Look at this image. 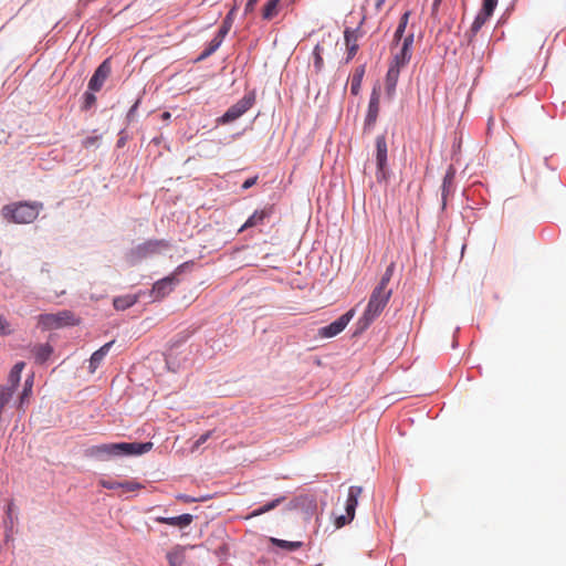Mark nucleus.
Returning <instances> with one entry per match:
<instances>
[{
	"label": "nucleus",
	"mask_w": 566,
	"mask_h": 566,
	"mask_svg": "<svg viewBox=\"0 0 566 566\" xmlns=\"http://www.w3.org/2000/svg\"><path fill=\"white\" fill-rule=\"evenodd\" d=\"M25 367V363L22 360L17 361L10 369L7 384L1 385L2 387H7L12 391L13 394L17 391V389L20 386L21 382V374L23 368Z\"/></svg>",
	"instance_id": "4be33fe9"
},
{
	"label": "nucleus",
	"mask_w": 566,
	"mask_h": 566,
	"mask_svg": "<svg viewBox=\"0 0 566 566\" xmlns=\"http://www.w3.org/2000/svg\"><path fill=\"white\" fill-rule=\"evenodd\" d=\"M442 1H443V0H433V1H432L430 17H431V19H432L434 22H439V21H440V18H439V8H440V6H441Z\"/></svg>",
	"instance_id": "3c124183"
},
{
	"label": "nucleus",
	"mask_w": 566,
	"mask_h": 566,
	"mask_svg": "<svg viewBox=\"0 0 566 566\" xmlns=\"http://www.w3.org/2000/svg\"><path fill=\"white\" fill-rule=\"evenodd\" d=\"M12 334V329L10 328V323L8 319L0 313V336H9Z\"/></svg>",
	"instance_id": "09e8293b"
},
{
	"label": "nucleus",
	"mask_w": 566,
	"mask_h": 566,
	"mask_svg": "<svg viewBox=\"0 0 566 566\" xmlns=\"http://www.w3.org/2000/svg\"><path fill=\"white\" fill-rule=\"evenodd\" d=\"M222 44V41L213 35V38L206 43L205 49L195 59V63L202 62L211 56Z\"/></svg>",
	"instance_id": "f704fd0d"
},
{
	"label": "nucleus",
	"mask_w": 566,
	"mask_h": 566,
	"mask_svg": "<svg viewBox=\"0 0 566 566\" xmlns=\"http://www.w3.org/2000/svg\"><path fill=\"white\" fill-rule=\"evenodd\" d=\"M3 513H4L3 518H2V524H3V528H4L3 542L9 543L13 538V527H14V523L18 521V512L15 510L13 500H10L9 502H7V504L4 505V509H3Z\"/></svg>",
	"instance_id": "4468645a"
},
{
	"label": "nucleus",
	"mask_w": 566,
	"mask_h": 566,
	"mask_svg": "<svg viewBox=\"0 0 566 566\" xmlns=\"http://www.w3.org/2000/svg\"><path fill=\"white\" fill-rule=\"evenodd\" d=\"M411 56V49H408V46H400L399 51L394 55L392 60L390 61L389 66L401 70L410 62Z\"/></svg>",
	"instance_id": "c85d7f7f"
},
{
	"label": "nucleus",
	"mask_w": 566,
	"mask_h": 566,
	"mask_svg": "<svg viewBox=\"0 0 566 566\" xmlns=\"http://www.w3.org/2000/svg\"><path fill=\"white\" fill-rule=\"evenodd\" d=\"M544 164H545V166H546L548 169H551V170H553V171H555V170H556V168H555V167L551 166V164H549V157H545V158H544Z\"/></svg>",
	"instance_id": "338daca9"
},
{
	"label": "nucleus",
	"mask_w": 566,
	"mask_h": 566,
	"mask_svg": "<svg viewBox=\"0 0 566 566\" xmlns=\"http://www.w3.org/2000/svg\"><path fill=\"white\" fill-rule=\"evenodd\" d=\"M284 511L296 512L304 521H310L317 512V497L314 494H298L286 502Z\"/></svg>",
	"instance_id": "423d86ee"
},
{
	"label": "nucleus",
	"mask_w": 566,
	"mask_h": 566,
	"mask_svg": "<svg viewBox=\"0 0 566 566\" xmlns=\"http://www.w3.org/2000/svg\"><path fill=\"white\" fill-rule=\"evenodd\" d=\"M363 492V488L358 485H352L348 489L347 499L345 502V511L355 515L356 509L358 506V497Z\"/></svg>",
	"instance_id": "c756f323"
},
{
	"label": "nucleus",
	"mask_w": 566,
	"mask_h": 566,
	"mask_svg": "<svg viewBox=\"0 0 566 566\" xmlns=\"http://www.w3.org/2000/svg\"><path fill=\"white\" fill-rule=\"evenodd\" d=\"M375 163L386 164L388 163V146L386 139V133L380 134L375 139Z\"/></svg>",
	"instance_id": "a878e982"
},
{
	"label": "nucleus",
	"mask_w": 566,
	"mask_h": 566,
	"mask_svg": "<svg viewBox=\"0 0 566 566\" xmlns=\"http://www.w3.org/2000/svg\"><path fill=\"white\" fill-rule=\"evenodd\" d=\"M366 73V64L357 66L350 82V94L357 96L361 88L363 78Z\"/></svg>",
	"instance_id": "72a5a7b5"
},
{
	"label": "nucleus",
	"mask_w": 566,
	"mask_h": 566,
	"mask_svg": "<svg viewBox=\"0 0 566 566\" xmlns=\"http://www.w3.org/2000/svg\"><path fill=\"white\" fill-rule=\"evenodd\" d=\"M177 500H180L185 503H197V497L196 496H191V495H188V494H184V493H180L176 496Z\"/></svg>",
	"instance_id": "bf43d9fd"
},
{
	"label": "nucleus",
	"mask_w": 566,
	"mask_h": 566,
	"mask_svg": "<svg viewBox=\"0 0 566 566\" xmlns=\"http://www.w3.org/2000/svg\"><path fill=\"white\" fill-rule=\"evenodd\" d=\"M386 0H377L375 3L376 9H380L381 6L385 3Z\"/></svg>",
	"instance_id": "774afa93"
},
{
	"label": "nucleus",
	"mask_w": 566,
	"mask_h": 566,
	"mask_svg": "<svg viewBox=\"0 0 566 566\" xmlns=\"http://www.w3.org/2000/svg\"><path fill=\"white\" fill-rule=\"evenodd\" d=\"M394 271H395V264L390 263L386 268V271L381 275V277H380L379 282L377 283V285L374 287V289L377 290V292H388L389 291V290H387V285H388V283L390 282V280L392 277Z\"/></svg>",
	"instance_id": "58836bf2"
},
{
	"label": "nucleus",
	"mask_w": 566,
	"mask_h": 566,
	"mask_svg": "<svg viewBox=\"0 0 566 566\" xmlns=\"http://www.w3.org/2000/svg\"><path fill=\"white\" fill-rule=\"evenodd\" d=\"M196 266V262L193 260L186 261L181 264H179L171 273L170 275H174L175 279H180V275L184 273L191 272Z\"/></svg>",
	"instance_id": "79ce46f5"
},
{
	"label": "nucleus",
	"mask_w": 566,
	"mask_h": 566,
	"mask_svg": "<svg viewBox=\"0 0 566 566\" xmlns=\"http://www.w3.org/2000/svg\"><path fill=\"white\" fill-rule=\"evenodd\" d=\"M259 1L260 0H247L245 7H244V15L252 13Z\"/></svg>",
	"instance_id": "13d9d810"
},
{
	"label": "nucleus",
	"mask_w": 566,
	"mask_h": 566,
	"mask_svg": "<svg viewBox=\"0 0 566 566\" xmlns=\"http://www.w3.org/2000/svg\"><path fill=\"white\" fill-rule=\"evenodd\" d=\"M186 343V337L177 335L170 340L169 348H175V350H179V348Z\"/></svg>",
	"instance_id": "6e6d98bb"
},
{
	"label": "nucleus",
	"mask_w": 566,
	"mask_h": 566,
	"mask_svg": "<svg viewBox=\"0 0 566 566\" xmlns=\"http://www.w3.org/2000/svg\"><path fill=\"white\" fill-rule=\"evenodd\" d=\"M380 93H381V87H380V84L377 82L373 86L371 92H370L367 112L365 115L364 126H363L364 134H369L375 127V124H376L378 115H379Z\"/></svg>",
	"instance_id": "9d476101"
},
{
	"label": "nucleus",
	"mask_w": 566,
	"mask_h": 566,
	"mask_svg": "<svg viewBox=\"0 0 566 566\" xmlns=\"http://www.w3.org/2000/svg\"><path fill=\"white\" fill-rule=\"evenodd\" d=\"M195 518L196 516L190 513H182L176 516H155L153 520L158 524L176 526L182 530L188 527Z\"/></svg>",
	"instance_id": "a211bd4d"
},
{
	"label": "nucleus",
	"mask_w": 566,
	"mask_h": 566,
	"mask_svg": "<svg viewBox=\"0 0 566 566\" xmlns=\"http://www.w3.org/2000/svg\"><path fill=\"white\" fill-rule=\"evenodd\" d=\"M101 139L102 134H97V129H94L93 135L87 136L82 140V147L86 149L97 148Z\"/></svg>",
	"instance_id": "a19ab883"
},
{
	"label": "nucleus",
	"mask_w": 566,
	"mask_h": 566,
	"mask_svg": "<svg viewBox=\"0 0 566 566\" xmlns=\"http://www.w3.org/2000/svg\"><path fill=\"white\" fill-rule=\"evenodd\" d=\"M99 485L103 488V489H106V490H116V489H119V485H120V481L118 480H113V479H102L99 481Z\"/></svg>",
	"instance_id": "8fccbe9b"
},
{
	"label": "nucleus",
	"mask_w": 566,
	"mask_h": 566,
	"mask_svg": "<svg viewBox=\"0 0 566 566\" xmlns=\"http://www.w3.org/2000/svg\"><path fill=\"white\" fill-rule=\"evenodd\" d=\"M212 432L211 431H207L205 433H202L198 440L196 441V444L197 446H201L202 443L207 442V440L211 437Z\"/></svg>",
	"instance_id": "052dcab7"
},
{
	"label": "nucleus",
	"mask_w": 566,
	"mask_h": 566,
	"mask_svg": "<svg viewBox=\"0 0 566 566\" xmlns=\"http://www.w3.org/2000/svg\"><path fill=\"white\" fill-rule=\"evenodd\" d=\"M171 247L170 240L148 239L127 250L124 254V260L129 266H137L146 259L164 254Z\"/></svg>",
	"instance_id": "f03ea898"
},
{
	"label": "nucleus",
	"mask_w": 566,
	"mask_h": 566,
	"mask_svg": "<svg viewBox=\"0 0 566 566\" xmlns=\"http://www.w3.org/2000/svg\"><path fill=\"white\" fill-rule=\"evenodd\" d=\"M112 72V57L104 59L95 69L92 77L88 81L87 87L91 91H101L106 78Z\"/></svg>",
	"instance_id": "f8f14e48"
},
{
	"label": "nucleus",
	"mask_w": 566,
	"mask_h": 566,
	"mask_svg": "<svg viewBox=\"0 0 566 566\" xmlns=\"http://www.w3.org/2000/svg\"><path fill=\"white\" fill-rule=\"evenodd\" d=\"M97 91H91L88 87L87 90L82 94L80 99V108L82 112H88L91 111L97 102V97L95 95Z\"/></svg>",
	"instance_id": "e433bc0d"
},
{
	"label": "nucleus",
	"mask_w": 566,
	"mask_h": 566,
	"mask_svg": "<svg viewBox=\"0 0 566 566\" xmlns=\"http://www.w3.org/2000/svg\"><path fill=\"white\" fill-rule=\"evenodd\" d=\"M255 90L247 92L237 103L231 105L216 122L218 126L232 124L243 116L255 103Z\"/></svg>",
	"instance_id": "39448f33"
},
{
	"label": "nucleus",
	"mask_w": 566,
	"mask_h": 566,
	"mask_svg": "<svg viewBox=\"0 0 566 566\" xmlns=\"http://www.w3.org/2000/svg\"><path fill=\"white\" fill-rule=\"evenodd\" d=\"M390 178V168L388 163L376 164V179L379 184L388 182Z\"/></svg>",
	"instance_id": "ea45409f"
},
{
	"label": "nucleus",
	"mask_w": 566,
	"mask_h": 566,
	"mask_svg": "<svg viewBox=\"0 0 566 566\" xmlns=\"http://www.w3.org/2000/svg\"><path fill=\"white\" fill-rule=\"evenodd\" d=\"M346 46H347L346 55L342 61V63H344V64H348L355 57V55L357 54L358 49H359L358 43H353V44H349Z\"/></svg>",
	"instance_id": "de8ad7c7"
},
{
	"label": "nucleus",
	"mask_w": 566,
	"mask_h": 566,
	"mask_svg": "<svg viewBox=\"0 0 566 566\" xmlns=\"http://www.w3.org/2000/svg\"><path fill=\"white\" fill-rule=\"evenodd\" d=\"M211 497H212V495H210V494L201 495V496L197 497V502H206V501L210 500Z\"/></svg>",
	"instance_id": "69168bd1"
},
{
	"label": "nucleus",
	"mask_w": 566,
	"mask_h": 566,
	"mask_svg": "<svg viewBox=\"0 0 566 566\" xmlns=\"http://www.w3.org/2000/svg\"><path fill=\"white\" fill-rule=\"evenodd\" d=\"M237 11H238V6L234 4L229 10V12L226 14L224 19L221 22V25L219 27L218 31L214 34V36L218 38L219 40H221L222 42L232 28Z\"/></svg>",
	"instance_id": "bb28decb"
},
{
	"label": "nucleus",
	"mask_w": 566,
	"mask_h": 566,
	"mask_svg": "<svg viewBox=\"0 0 566 566\" xmlns=\"http://www.w3.org/2000/svg\"><path fill=\"white\" fill-rule=\"evenodd\" d=\"M274 210L275 207L273 203H266L264 207L254 210L253 213L249 216L245 222L240 227L239 232L265 224V222H268L274 213Z\"/></svg>",
	"instance_id": "9b49d317"
},
{
	"label": "nucleus",
	"mask_w": 566,
	"mask_h": 566,
	"mask_svg": "<svg viewBox=\"0 0 566 566\" xmlns=\"http://www.w3.org/2000/svg\"><path fill=\"white\" fill-rule=\"evenodd\" d=\"M354 517H355V515L347 513L345 511L344 514H339L334 517V525L336 528H342V527L346 526L347 524H349L354 520Z\"/></svg>",
	"instance_id": "a18cd8bd"
},
{
	"label": "nucleus",
	"mask_w": 566,
	"mask_h": 566,
	"mask_svg": "<svg viewBox=\"0 0 566 566\" xmlns=\"http://www.w3.org/2000/svg\"><path fill=\"white\" fill-rule=\"evenodd\" d=\"M33 380L34 376L31 374L28 376L23 382L22 390L18 397V400L15 402L17 408H22L24 403H27L32 396L33 392Z\"/></svg>",
	"instance_id": "7c9ffc66"
},
{
	"label": "nucleus",
	"mask_w": 566,
	"mask_h": 566,
	"mask_svg": "<svg viewBox=\"0 0 566 566\" xmlns=\"http://www.w3.org/2000/svg\"><path fill=\"white\" fill-rule=\"evenodd\" d=\"M457 169L453 165H449L442 179L441 185V209L447 208L448 197L454 191V179Z\"/></svg>",
	"instance_id": "2eb2a0df"
},
{
	"label": "nucleus",
	"mask_w": 566,
	"mask_h": 566,
	"mask_svg": "<svg viewBox=\"0 0 566 566\" xmlns=\"http://www.w3.org/2000/svg\"><path fill=\"white\" fill-rule=\"evenodd\" d=\"M53 353L54 348L50 343L36 344L32 349L35 363L41 365L45 364L51 358Z\"/></svg>",
	"instance_id": "cd10ccee"
},
{
	"label": "nucleus",
	"mask_w": 566,
	"mask_h": 566,
	"mask_svg": "<svg viewBox=\"0 0 566 566\" xmlns=\"http://www.w3.org/2000/svg\"><path fill=\"white\" fill-rule=\"evenodd\" d=\"M38 327L43 331L61 329L80 325L81 318L70 310L56 313H41L36 316Z\"/></svg>",
	"instance_id": "20e7f679"
},
{
	"label": "nucleus",
	"mask_w": 566,
	"mask_h": 566,
	"mask_svg": "<svg viewBox=\"0 0 566 566\" xmlns=\"http://www.w3.org/2000/svg\"><path fill=\"white\" fill-rule=\"evenodd\" d=\"M312 55H313V66L317 72H319L324 65L323 48L319 44H316L313 49Z\"/></svg>",
	"instance_id": "c03bdc74"
},
{
	"label": "nucleus",
	"mask_w": 566,
	"mask_h": 566,
	"mask_svg": "<svg viewBox=\"0 0 566 566\" xmlns=\"http://www.w3.org/2000/svg\"><path fill=\"white\" fill-rule=\"evenodd\" d=\"M151 441H116L101 444H93L85 449L86 458L106 462L115 459L135 458L153 450Z\"/></svg>",
	"instance_id": "f257e3e1"
},
{
	"label": "nucleus",
	"mask_w": 566,
	"mask_h": 566,
	"mask_svg": "<svg viewBox=\"0 0 566 566\" xmlns=\"http://www.w3.org/2000/svg\"><path fill=\"white\" fill-rule=\"evenodd\" d=\"M400 71L401 70L396 67L394 69L388 66L387 73L385 75V94L388 99H392L396 95Z\"/></svg>",
	"instance_id": "b1692460"
},
{
	"label": "nucleus",
	"mask_w": 566,
	"mask_h": 566,
	"mask_svg": "<svg viewBox=\"0 0 566 566\" xmlns=\"http://www.w3.org/2000/svg\"><path fill=\"white\" fill-rule=\"evenodd\" d=\"M376 318L377 317H374V315L364 310L361 316L357 319L350 329V337L354 339L359 338L370 327Z\"/></svg>",
	"instance_id": "5701e85b"
},
{
	"label": "nucleus",
	"mask_w": 566,
	"mask_h": 566,
	"mask_svg": "<svg viewBox=\"0 0 566 566\" xmlns=\"http://www.w3.org/2000/svg\"><path fill=\"white\" fill-rule=\"evenodd\" d=\"M281 0H268L261 10L262 19L265 21H271L274 19L280 11Z\"/></svg>",
	"instance_id": "c9c22d12"
},
{
	"label": "nucleus",
	"mask_w": 566,
	"mask_h": 566,
	"mask_svg": "<svg viewBox=\"0 0 566 566\" xmlns=\"http://www.w3.org/2000/svg\"><path fill=\"white\" fill-rule=\"evenodd\" d=\"M164 357L166 368L171 373H178L182 368L184 363L186 361V357L180 358L179 352L175 350V348H168L165 352Z\"/></svg>",
	"instance_id": "393cba45"
},
{
	"label": "nucleus",
	"mask_w": 566,
	"mask_h": 566,
	"mask_svg": "<svg viewBox=\"0 0 566 566\" xmlns=\"http://www.w3.org/2000/svg\"><path fill=\"white\" fill-rule=\"evenodd\" d=\"M42 209L40 201H18L3 206L2 216L9 222L27 224L33 222Z\"/></svg>",
	"instance_id": "7ed1b4c3"
},
{
	"label": "nucleus",
	"mask_w": 566,
	"mask_h": 566,
	"mask_svg": "<svg viewBox=\"0 0 566 566\" xmlns=\"http://www.w3.org/2000/svg\"><path fill=\"white\" fill-rule=\"evenodd\" d=\"M160 117L163 120H169L171 118V113L168 111H165L161 113Z\"/></svg>",
	"instance_id": "0e129e2a"
},
{
	"label": "nucleus",
	"mask_w": 566,
	"mask_h": 566,
	"mask_svg": "<svg viewBox=\"0 0 566 566\" xmlns=\"http://www.w3.org/2000/svg\"><path fill=\"white\" fill-rule=\"evenodd\" d=\"M179 283L180 279H175V276L170 274L157 280L151 289L146 291V303L163 300L170 294Z\"/></svg>",
	"instance_id": "1a4fd4ad"
},
{
	"label": "nucleus",
	"mask_w": 566,
	"mask_h": 566,
	"mask_svg": "<svg viewBox=\"0 0 566 566\" xmlns=\"http://www.w3.org/2000/svg\"><path fill=\"white\" fill-rule=\"evenodd\" d=\"M364 19H361L360 23L356 28L346 27L344 30V40L345 44L349 45L353 43H357L358 38L361 35V28L360 25L364 22Z\"/></svg>",
	"instance_id": "4c0bfd02"
},
{
	"label": "nucleus",
	"mask_w": 566,
	"mask_h": 566,
	"mask_svg": "<svg viewBox=\"0 0 566 566\" xmlns=\"http://www.w3.org/2000/svg\"><path fill=\"white\" fill-rule=\"evenodd\" d=\"M164 136L163 135H158V136H155L151 138L150 140V144L155 145V146H159L161 145V143L164 142Z\"/></svg>",
	"instance_id": "680f3d73"
},
{
	"label": "nucleus",
	"mask_w": 566,
	"mask_h": 566,
	"mask_svg": "<svg viewBox=\"0 0 566 566\" xmlns=\"http://www.w3.org/2000/svg\"><path fill=\"white\" fill-rule=\"evenodd\" d=\"M285 502H286L285 495H277V496L273 497L272 500L266 501V502L258 505L256 507L252 509L249 512L247 518H253V517L261 516L265 513H269V512L275 510L276 507H279L281 504H283Z\"/></svg>",
	"instance_id": "6ab92c4d"
},
{
	"label": "nucleus",
	"mask_w": 566,
	"mask_h": 566,
	"mask_svg": "<svg viewBox=\"0 0 566 566\" xmlns=\"http://www.w3.org/2000/svg\"><path fill=\"white\" fill-rule=\"evenodd\" d=\"M356 314L355 308H349L335 321L317 328L316 337L319 339H329L339 335L350 323Z\"/></svg>",
	"instance_id": "6e6552de"
},
{
	"label": "nucleus",
	"mask_w": 566,
	"mask_h": 566,
	"mask_svg": "<svg viewBox=\"0 0 566 566\" xmlns=\"http://www.w3.org/2000/svg\"><path fill=\"white\" fill-rule=\"evenodd\" d=\"M459 331H460V327H455V331H454V334H453L452 348H457L458 347L457 333H459Z\"/></svg>",
	"instance_id": "e2e57ef3"
},
{
	"label": "nucleus",
	"mask_w": 566,
	"mask_h": 566,
	"mask_svg": "<svg viewBox=\"0 0 566 566\" xmlns=\"http://www.w3.org/2000/svg\"><path fill=\"white\" fill-rule=\"evenodd\" d=\"M143 488L142 483L138 481L130 479V480H123L120 481L119 489H122L125 492H134L137 490H140Z\"/></svg>",
	"instance_id": "49530a36"
},
{
	"label": "nucleus",
	"mask_w": 566,
	"mask_h": 566,
	"mask_svg": "<svg viewBox=\"0 0 566 566\" xmlns=\"http://www.w3.org/2000/svg\"><path fill=\"white\" fill-rule=\"evenodd\" d=\"M499 0H482L481 8L479 9L478 13L475 14L473 22L468 31L464 33V41L469 45L473 42L474 38L476 36L478 32L482 29V27L485 24L486 21H489L496 7H497Z\"/></svg>",
	"instance_id": "0eeeda50"
},
{
	"label": "nucleus",
	"mask_w": 566,
	"mask_h": 566,
	"mask_svg": "<svg viewBox=\"0 0 566 566\" xmlns=\"http://www.w3.org/2000/svg\"><path fill=\"white\" fill-rule=\"evenodd\" d=\"M186 547L177 544L166 554L169 566H181L185 562Z\"/></svg>",
	"instance_id": "2f4dec72"
},
{
	"label": "nucleus",
	"mask_w": 566,
	"mask_h": 566,
	"mask_svg": "<svg viewBox=\"0 0 566 566\" xmlns=\"http://www.w3.org/2000/svg\"><path fill=\"white\" fill-rule=\"evenodd\" d=\"M413 41H415V34L413 32H409L408 34H403V38L401 39V46L406 48L408 46V49H411L412 50V45H413Z\"/></svg>",
	"instance_id": "5fc2aeb1"
},
{
	"label": "nucleus",
	"mask_w": 566,
	"mask_h": 566,
	"mask_svg": "<svg viewBox=\"0 0 566 566\" xmlns=\"http://www.w3.org/2000/svg\"><path fill=\"white\" fill-rule=\"evenodd\" d=\"M328 489H333V485H328L325 489L317 488V492L324 493V497L322 496L318 501L323 507L327 506V493Z\"/></svg>",
	"instance_id": "4d7b16f0"
},
{
	"label": "nucleus",
	"mask_w": 566,
	"mask_h": 566,
	"mask_svg": "<svg viewBox=\"0 0 566 566\" xmlns=\"http://www.w3.org/2000/svg\"><path fill=\"white\" fill-rule=\"evenodd\" d=\"M128 138H129V135H128L126 128H122L118 132V139L116 142V147L117 148H123L126 145Z\"/></svg>",
	"instance_id": "864d4df0"
},
{
	"label": "nucleus",
	"mask_w": 566,
	"mask_h": 566,
	"mask_svg": "<svg viewBox=\"0 0 566 566\" xmlns=\"http://www.w3.org/2000/svg\"><path fill=\"white\" fill-rule=\"evenodd\" d=\"M410 13H411L410 11H406L401 14L398 25L394 32L392 43H391L392 46H397L400 44L401 39L403 38V34L408 27Z\"/></svg>",
	"instance_id": "473e14b6"
},
{
	"label": "nucleus",
	"mask_w": 566,
	"mask_h": 566,
	"mask_svg": "<svg viewBox=\"0 0 566 566\" xmlns=\"http://www.w3.org/2000/svg\"><path fill=\"white\" fill-rule=\"evenodd\" d=\"M258 180H259V175H254V176H251V177H248L242 184H241V190L242 191H245L250 188H252L253 186H255L258 184Z\"/></svg>",
	"instance_id": "603ef678"
},
{
	"label": "nucleus",
	"mask_w": 566,
	"mask_h": 566,
	"mask_svg": "<svg viewBox=\"0 0 566 566\" xmlns=\"http://www.w3.org/2000/svg\"><path fill=\"white\" fill-rule=\"evenodd\" d=\"M144 94H145V91H142L138 94V96L135 99V102L133 103V105L129 107V109H128V112L126 114V123H127V125L130 124L134 120L135 115H136L139 106L142 105Z\"/></svg>",
	"instance_id": "37998d69"
},
{
	"label": "nucleus",
	"mask_w": 566,
	"mask_h": 566,
	"mask_svg": "<svg viewBox=\"0 0 566 566\" xmlns=\"http://www.w3.org/2000/svg\"><path fill=\"white\" fill-rule=\"evenodd\" d=\"M270 551L273 554L293 553L303 547L302 541H287L277 537H269Z\"/></svg>",
	"instance_id": "f3484780"
},
{
	"label": "nucleus",
	"mask_w": 566,
	"mask_h": 566,
	"mask_svg": "<svg viewBox=\"0 0 566 566\" xmlns=\"http://www.w3.org/2000/svg\"><path fill=\"white\" fill-rule=\"evenodd\" d=\"M115 340H109L102 345L98 349L92 353L90 359H88V366L87 369L91 374L95 373L96 369L99 367L103 359L106 357L111 348L113 347Z\"/></svg>",
	"instance_id": "aec40b11"
},
{
	"label": "nucleus",
	"mask_w": 566,
	"mask_h": 566,
	"mask_svg": "<svg viewBox=\"0 0 566 566\" xmlns=\"http://www.w3.org/2000/svg\"><path fill=\"white\" fill-rule=\"evenodd\" d=\"M462 195L465 197L467 206L464 209L481 210L489 205V200L481 193L480 190L474 189L472 192L463 191Z\"/></svg>",
	"instance_id": "412c9836"
},
{
	"label": "nucleus",
	"mask_w": 566,
	"mask_h": 566,
	"mask_svg": "<svg viewBox=\"0 0 566 566\" xmlns=\"http://www.w3.org/2000/svg\"><path fill=\"white\" fill-rule=\"evenodd\" d=\"M392 291L388 292H377L376 289L373 290L365 311L374 315V317H379L387 303L391 297Z\"/></svg>",
	"instance_id": "ddd939ff"
},
{
	"label": "nucleus",
	"mask_w": 566,
	"mask_h": 566,
	"mask_svg": "<svg viewBox=\"0 0 566 566\" xmlns=\"http://www.w3.org/2000/svg\"><path fill=\"white\" fill-rule=\"evenodd\" d=\"M146 293L139 290L134 294L118 295L113 298V306L116 311H126L140 301L146 302Z\"/></svg>",
	"instance_id": "dca6fc26"
}]
</instances>
